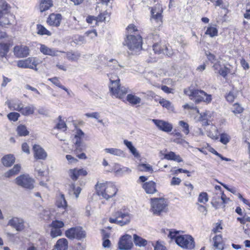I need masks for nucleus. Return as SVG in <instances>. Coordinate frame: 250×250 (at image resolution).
Listing matches in <instances>:
<instances>
[{
  "mask_svg": "<svg viewBox=\"0 0 250 250\" xmlns=\"http://www.w3.org/2000/svg\"><path fill=\"white\" fill-rule=\"evenodd\" d=\"M159 103L163 107L166 108L168 110H169L173 107V106L171 105V103L170 101L167 100L164 98L161 99L159 101Z\"/></svg>",
  "mask_w": 250,
  "mask_h": 250,
  "instance_id": "nucleus-57",
  "label": "nucleus"
},
{
  "mask_svg": "<svg viewBox=\"0 0 250 250\" xmlns=\"http://www.w3.org/2000/svg\"><path fill=\"white\" fill-rule=\"evenodd\" d=\"M28 64V68L37 70V66L41 62L37 57H31L27 58Z\"/></svg>",
  "mask_w": 250,
  "mask_h": 250,
  "instance_id": "nucleus-38",
  "label": "nucleus"
},
{
  "mask_svg": "<svg viewBox=\"0 0 250 250\" xmlns=\"http://www.w3.org/2000/svg\"><path fill=\"white\" fill-rule=\"evenodd\" d=\"M13 45L12 38L6 32L0 30V57H5Z\"/></svg>",
  "mask_w": 250,
  "mask_h": 250,
  "instance_id": "nucleus-9",
  "label": "nucleus"
},
{
  "mask_svg": "<svg viewBox=\"0 0 250 250\" xmlns=\"http://www.w3.org/2000/svg\"><path fill=\"white\" fill-rule=\"evenodd\" d=\"M124 144L129 149L130 151L134 155L137 156L138 155V152H137L136 149L135 147L132 145V144L131 142L125 140L124 141Z\"/></svg>",
  "mask_w": 250,
  "mask_h": 250,
  "instance_id": "nucleus-54",
  "label": "nucleus"
},
{
  "mask_svg": "<svg viewBox=\"0 0 250 250\" xmlns=\"http://www.w3.org/2000/svg\"><path fill=\"white\" fill-rule=\"evenodd\" d=\"M33 151L34 158L36 160H45L47 156L46 152L39 145H33Z\"/></svg>",
  "mask_w": 250,
  "mask_h": 250,
  "instance_id": "nucleus-24",
  "label": "nucleus"
},
{
  "mask_svg": "<svg viewBox=\"0 0 250 250\" xmlns=\"http://www.w3.org/2000/svg\"><path fill=\"white\" fill-rule=\"evenodd\" d=\"M55 128L58 130H62L64 131L66 130L67 126L66 123L63 120H62L61 116H59L58 117V123L56 124Z\"/></svg>",
  "mask_w": 250,
  "mask_h": 250,
  "instance_id": "nucleus-52",
  "label": "nucleus"
},
{
  "mask_svg": "<svg viewBox=\"0 0 250 250\" xmlns=\"http://www.w3.org/2000/svg\"><path fill=\"white\" fill-rule=\"evenodd\" d=\"M107 66H109L111 69H117L118 67H121L118 61L115 59H111L109 61V63L107 64Z\"/></svg>",
  "mask_w": 250,
  "mask_h": 250,
  "instance_id": "nucleus-59",
  "label": "nucleus"
},
{
  "mask_svg": "<svg viewBox=\"0 0 250 250\" xmlns=\"http://www.w3.org/2000/svg\"><path fill=\"white\" fill-rule=\"evenodd\" d=\"M180 231L170 229L167 235L171 240H174L176 244L183 249L192 250L195 247L194 238L190 235H180Z\"/></svg>",
  "mask_w": 250,
  "mask_h": 250,
  "instance_id": "nucleus-2",
  "label": "nucleus"
},
{
  "mask_svg": "<svg viewBox=\"0 0 250 250\" xmlns=\"http://www.w3.org/2000/svg\"><path fill=\"white\" fill-rule=\"evenodd\" d=\"M68 174L73 181H76L80 178L86 176L88 172L86 168L76 167L69 169L68 171Z\"/></svg>",
  "mask_w": 250,
  "mask_h": 250,
  "instance_id": "nucleus-14",
  "label": "nucleus"
},
{
  "mask_svg": "<svg viewBox=\"0 0 250 250\" xmlns=\"http://www.w3.org/2000/svg\"><path fill=\"white\" fill-rule=\"evenodd\" d=\"M56 205L59 208H62L64 210V211H67V203L65 200L64 195L62 193H60L59 195L57 196Z\"/></svg>",
  "mask_w": 250,
  "mask_h": 250,
  "instance_id": "nucleus-32",
  "label": "nucleus"
},
{
  "mask_svg": "<svg viewBox=\"0 0 250 250\" xmlns=\"http://www.w3.org/2000/svg\"><path fill=\"white\" fill-rule=\"evenodd\" d=\"M108 76L110 80L109 88L111 95L117 98H124V96L127 93L128 89L121 86L120 80L116 73H110L108 74Z\"/></svg>",
  "mask_w": 250,
  "mask_h": 250,
  "instance_id": "nucleus-5",
  "label": "nucleus"
},
{
  "mask_svg": "<svg viewBox=\"0 0 250 250\" xmlns=\"http://www.w3.org/2000/svg\"><path fill=\"white\" fill-rule=\"evenodd\" d=\"M212 245L213 250H224L226 248V243L223 236L215 234L212 239Z\"/></svg>",
  "mask_w": 250,
  "mask_h": 250,
  "instance_id": "nucleus-20",
  "label": "nucleus"
},
{
  "mask_svg": "<svg viewBox=\"0 0 250 250\" xmlns=\"http://www.w3.org/2000/svg\"><path fill=\"white\" fill-rule=\"evenodd\" d=\"M165 152L167 151V149H166L164 151ZM160 154L162 156H163V159L167 160L174 161L178 163L183 162V159L179 155H176L175 152L173 151H169L167 153H163L162 151L160 152Z\"/></svg>",
  "mask_w": 250,
  "mask_h": 250,
  "instance_id": "nucleus-27",
  "label": "nucleus"
},
{
  "mask_svg": "<svg viewBox=\"0 0 250 250\" xmlns=\"http://www.w3.org/2000/svg\"><path fill=\"white\" fill-rule=\"evenodd\" d=\"M16 131L19 136H26L29 133L26 126L23 125H19L17 127Z\"/></svg>",
  "mask_w": 250,
  "mask_h": 250,
  "instance_id": "nucleus-46",
  "label": "nucleus"
},
{
  "mask_svg": "<svg viewBox=\"0 0 250 250\" xmlns=\"http://www.w3.org/2000/svg\"><path fill=\"white\" fill-rule=\"evenodd\" d=\"M84 134L81 129H78L74 138L76 141L74 143V146H83L82 144L83 139L84 137Z\"/></svg>",
  "mask_w": 250,
  "mask_h": 250,
  "instance_id": "nucleus-42",
  "label": "nucleus"
},
{
  "mask_svg": "<svg viewBox=\"0 0 250 250\" xmlns=\"http://www.w3.org/2000/svg\"><path fill=\"white\" fill-rule=\"evenodd\" d=\"M237 221L245 225L244 229L246 233L250 234V216L245 214L242 217H237Z\"/></svg>",
  "mask_w": 250,
  "mask_h": 250,
  "instance_id": "nucleus-31",
  "label": "nucleus"
},
{
  "mask_svg": "<svg viewBox=\"0 0 250 250\" xmlns=\"http://www.w3.org/2000/svg\"><path fill=\"white\" fill-rule=\"evenodd\" d=\"M38 177L42 180L40 182L41 185H44L43 182H47L49 180V170L48 168L44 166L42 168L37 170Z\"/></svg>",
  "mask_w": 250,
  "mask_h": 250,
  "instance_id": "nucleus-29",
  "label": "nucleus"
},
{
  "mask_svg": "<svg viewBox=\"0 0 250 250\" xmlns=\"http://www.w3.org/2000/svg\"><path fill=\"white\" fill-rule=\"evenodd\" d=\"M20 115L18 112H12L7 115L8 119L11 121L16 122L18 120Z\"/></svg>",
  "mask_w": 250,
  "mask_h": 250,
  "instance_id": "nucleus-60",
  "label": "nucleus"
},
{
  "mask_svg": "<svg viewBox=\"0 0 250 250\" xmlns=\"http://www.w3.org/2000/svg\"><path fill=\"white\" fill-rule=\"evenodd\" d=\"M119 99L125 103H128L132 105L140 104L141 102V99L133 94H128L126 96L125 95L124 98Z\"/></svg>",
  "mask_w": 250,
  "mask_h": 250,
  "instance_id": "nucleus-28",
  "label": "nucleus"
},
{
  "mask_svg": "<svg viewBox=\"0 0 250 250\" xmlns=\"http://www.w3.org/2000/svg\"><path fill=\"white\" fill-rule=\"evenodd\" d=\"M110 13H108L106 10L103 12L100 13L97 17V25H98L99 22H104L106 18L110 17Z\"/></svg>",
  "mask_w": 250,
  "mask_h": 250,
  "instance_id": "nucleus-49",
  "label": "nucleus"
},
{
  "mask_svg": "<svg viewBox=\"0 0 250 250\" xmlns=\"http://www.w3.org/2000/svg\"><path fill=\"white\" fill-rule=\"evenodd\" d=\"M133 240L135 245L140 247L147 245V241L136 234L133 235Z\"/></svg>",
  "mask_w": 250,
  "mask_h": 250,
  "instance_id": "nucleus-44",
  "label": "nucleus"
},
{
  "mask_svg": "<svg viewBox=\"0 0 250 250\" xmlns=\"http://www.w3.org/2000/svg\"><path fill=\"white\" fill-rule=\"evenodd\" d=\"M96 194L106 200L114 197L118 189L115 184L106 181L104 183L97 182L95 186Z\"/></svg>",
  "mask_w": 250,
  "mask_h": 250,
  "instance_id": "nucleus-4",
  "label": "nucleus"
},
{
  "mask_svg": "<svg viewBox=\"0 0 250 250\" xmlns=\"http://www.w3.org/2000/svg\"><path fill=\"white\" fill-rule=\"evenodd\" d=\"M64 226L63 222L55 220H53L50 225L51 228L50 231V235L52 238L61 236L62 234V230L61 229Z\"/></svg>",
  "mask_w": 250,
  "mask_h": 250,
  "instance_id": "nucleus-16",
  "label": "nucleus"
},
{
  "mask_svg": "<svg viewBox=\"0 0 250 250\" xmlns=\"http://www.w3.org/2000/svg\"><path fill=\"white\" fill-rule=\"evenodd\" d=\"M206 55L208 61L211 63H214V62L216 60V57L215 55L210 52H208L206 53Z\"/></svg>",
  "mask_w": 250,
  "mask_h": 250,
  "instance_id": "nucleus-64",
  "label": "nucleus"
},
{
  "mask_svg": "<svg viewBox=\"0 0 250 250\" xmlns=\"http://www.w3.org/2000/svg\"><path fill=\"white\" fill-rule=\"evenodd\" d=\"M21 170V166L20 164H16L12 168L6 172L4 176L6 178H10L18 174Z\"/></svg>",
  "mask_w": 250,
  "mask_h": 250,
  "instance_id": "nucleus-35",
  "label": "nucleus"
},
{
  "mask_svg": "<svg viewBox=\"0 0 250 250\" xmlns=\"http://www.w3.org/2000/svg\"><path fill=\"white\" fill-rule=\"evenodd\" d=\"M62 19V15L60 13H52L46 19L47 24L52 27H59Z\"/></svg>",
  "mask_w": 250,
  "mask_h": 250,
  "instance_id": "nucleus-18",
  "label": "nucleus"
},
{
  "mask_svg": "<svg viewBox=\"0 0 250 250\" xmlns=\"http://www.w3.org/2000/svg\"><path fill=\"white\" fill-rule=\"evenodd\" d=\"M15 56L18 58H25L30 54V49L28 46L23 45H16L13 48Z\"/></svg>",
  "mask_w": 250,
  "mask_h": 250,
  "instance_id": "nucleus-21",
  "label": "nucleus"
},
{
  "mask_svg": "<svg viewBox=\"0 0 250 250\" xmlns=\"http://www.w3.org/2000/svg\"><path fill=\"white\" fill-rule=\"evenodd\" d=\"M216 26V25L208 26L205 31V35H208L211 38L217 36L218 35V30Z\"/></svg>",
  "mask_w": 250,
  "mask_h": 250,
  "instance_id": "nucleus-40",
  "label": "nucleus"
},
{
  "mask_svg": "<svg viewBox=\"0 0 250 250\" xmlns=\"http://www.w3.org/2000/svg\"><path fill=\"white\" fill-rule=\"evenodd\" d=\"M151 17L157 23L159 26L162 25L163 16L162 13L163 10L160 5H156L154 7H150Z\"/></svg>",
  "mask_w": 250,
  "mask_h": 250,
  "instance_id": "nucleus-15",
  "label": "nucleus"
},
{
  "mask_svg": "<svg viewBox=\"0 0 250 250\" xmlns=\"http://www.w3.org/2000/svg\"><path fill=\"white\" fill-rule=\"evenodd\" d=\"M67 59L71 61H77L80 57V54L78 52H68L66 53Z\"/></svg>",
  "mask_w": 250,
  "mask_h": 250,
  "instance_id": "nucleus-53",
  "label": "nucleus"
},
{
  "mask_svg": "<svg viewBox=\"0 0 250 250\" xmlns=\"http://www.w3.org/2000/svg\"><path fill=\"white\" fill-rule=\"evenodd\" d=\"M222 224V221H220L219 222L216 223L211 230V233L213 234H216L218 232H221L222 230L223 229Z\"/></svg>",
  "mask_w": 250,
  "mask_h": 250,
  "instance_id": "nucleus-58",
  "label": "nucleus"
},
{
  "mask_svg": "<svg viewBox=\"0 0 250 250\" xmlns=\"http://www.w3.org/2000/svg\"><path fill=\"white\" fill-rule=\"evenodd\" d=\"M237 96V91L232 89L229 92L226 93L225 96L226 101L229 103H232Z\"/></svg>",
  "mask_w": 250,
  "mask_h": 250,
  "instance_id": "nucleus-47",
  "label": "nucleus"
},
{
  "mask_svg": "<svg viewBox=\"0 0 250 250\" xmlns=\"http://www.w3.org/2000/svg\"><path fill=\"white\" fill-rule=\"evenodd\" d=\"M215 73L219 74L226 78L228 75L230 73V69L225 64H222L220 61H217L212 66Z\"/></svg>",
  "mask_w": 250,
  "mask_h": 250,
  "instance_id": "nucleus-17",
  "label": "nucleus"
},
{
  "mask_svg": "<svg viewBox=\"0 0 250 250\" xmlns=\"http://www.w3.org/2000/svg\"><path fill=\"white\" fill-rule=\"evenodd\" d=\"M105 152L112 155L120 156L123 154V151L120 149L115 148H106L104 149Z\"/></svg>",
  "mask_w": 250,
  "mask_h": 250,
  "instance_id": "nucleus-55",
  "label": "nucleus"
},
{
  "mask_svg": "<svg viewBox=\"0 0 250 250\" xmlns=\"http://www.w3.org/2000/svg\"><path fill=\"white\" fill-rule=\"evenodd\" d=\"M108 221L110 223L123 226L130 222L129 214L121 210H117L112 213V217L109 218Z\"/></svg>",
  "mask_w": 250,
  "mask_h": 250,
  "instance_id": "nucleus-10",
  "label": "nucleus"
},
{
  "mask_svg": "<svg viewBox=\"0 0 250 250\" xmlns=\"http://www.w3.org/2000/svg\"><path fill=\"white\" fill-rule=\"evenodd\" d=\"M97 36V32L95 29L87 31L83 38H87L89 40L95 38Z\"/></svg>",
  "mask_w": 250,
  "mask_h": 250,
  "instance_id": "nucleus-56",
  "label": "nucleus"
},
{
  "mask_svg": "<svg viewBox=\"0 0 250 250\" xmlns=\"http://www.w3.org/2000/svg\"><path fill=\"white\" fill-rule=\"evenodd\" d=\"M123 44L132 52H137L142 49L143 38L138 27L134 24H129L126 27L125 36Z\"/></svg>",
  "mask_w": 250,
  "mask_h": 250,
  "instance_id": "nucleus-1",
  "label": "nucleus"
},
{
  "mask_svg": "<svg viewBox=\"0 0 250 250\" xmlns=\"http://www.w3.org/2000/svg\"><path fill=\"white\" fill-rule=\"evenodd\" d=\"M244 110V107L237 102L233 104L230 107L231 112L235 115L243 113Z\"/></svg>",
  "mask_w": 250,
  "mask_h": 250,
  "instance_id": "nucleus-39",
  "label": "nucleus"
},
{
  "mask_svg": "<svg viewBox=\"0 0 250 250\" xmlns=\"http://www.w3.org/2000/svg\"><path fill=\"white\" fill-rule=\"evenodd\" d=\"M150 203V211L154 215L160 216L168 210V202L163 197L151 198Z\"/></svg>",
  "mask_w": 250,
  "mask_h": 250,
  "instance_id": "nucleus-8",
  "label": "nucleus"
},
{
  "mask_svg": "<svg viewBox=\"0 0 250 250\" xmlns=\"http://www.w3.org/2000/svg\"><path fill=\"white\" fill-rule=\"evenodd\" d=\"M65 235L70 240H81L86 236V231L81 226H76L68 229L65 231Z\"/></svg>",
  "mask_w": 250,
  "mask_h": 250,
  "instance_id": "nucleus-11",
  "label": "nucleus"
},
{
  "mask_svg": "<svg viewBox=\"0 0 250 250\" xmlns=\"http://www.w3.org/2000/svg\"><path fill=\"white\" fill-rule=\"evenodd\" d=\"M85 149L84 146H75L73 153L76 155V157L80 160H86L87 159L85 153L83 151Z\"/></svg>",
  "mask_w": 250,
  "mask_h": 250,
  "instance_id": "nucleus-34",
  "label": "nucleus"
},
{
  "mask_svg": "<svg viewBox=\"0 0 250 250\" xmlns=\"http://www.w3.org/2000/svg\"><path fill=\"white\" fill-rule=\"evenodd\" d=\"M0 7V27L12 25L15 21V17L9 11L10 6L6 1H1Z\"/></svg>",
  "mask_w": 250,
  "mask_h": 250,
  "instance_id": "nucleus-7",
  "label": "nucleus"
},
{
  "mask_svg": "<svg viewBox=\"0 0 250 250\" xmlns=\"http://www.w3.org/2000/svg\"><path fill=\"white\" fill-rule=\"evenodd\" d=\"M208 201V195L206 192H201L198 197V203L200 204L206 205Z\"/></svg>",
  "mask_w": 250,
  "mask_h": 250,
  "instance_id": "nucleus-50",
  "label": "nucleus"
},
{
  "mask_svg": "<svg viewBox=\"0 0 250 250\" xmlns=\"http://www.w3.org/2000/svg\"><path fill=\"white\" fill-rule=\"evenodd\" d=\"M152 122L161 131L169 132L172 130V125L167 121L163 120L152 119Z\"/></svg>",
  "mask_w": 250,
  "mask_h": 250,
  "instance_id": "nucleus-22",
  "label": "nucleus"
},
{
  "mask_svg": "<svg viewBox=\"0 0 250 250\" xmlns=\"http://www.w3.org/2000/svg\"><path fill=\"white\" fill-rule=\"evenodd\" d=\"M15 157L13 154L5 155L1 159L2 165L5 167H10L15 162Z\"/></svg>",
  "mask_w": 250,
  "mask_h": 250,
  "instance_id": "nucleus-33",
  "label": "nucleus"
},
{
  "mask_svg": "<svg viewBox=\"0 0 250 250\" xmlns=\"http://www.w3.org/2000/svg\"><path fill=\"white\" fill-rule=\"evenodd\" d=\"M6 104L10 110H16L19 112H20L23 105L22 103L20 101H13L11 100L7 101L6 102Z\"/></svg>",
  "mask_w": 250,
  "mask_h": 250,
  "instance_id": "nucleus-37",
  "label": "nucleus"
},
{
  "mask_svg": "<svg viewBox=\"0 0 250 250\" xmlns=\"http://www.w3.org/2000/svg\"><path fill=\"white\" fill-rule=\"evenodd\" d=\"M147 38L152 42V48L155 54H165L169 56L171 54L169 51L167 43L163 42L158 34H149Z\"/></svg>",
  "mask_w": 250,
  "mask_h": 250,
  "instance_id": "nucleus-6",
  "label": "nucleus"
},
{
  "mask_svg": "<svg viewBox=\"0 0 250 250\" xmlns=\"http://www.w3.org/2000/svg\"><path fill=\"white\" fill-rule=\"evenodd\" d=\"M230 140L229 136L225 133H223L220 134V141L223 144L226 145Z\"/></svg>",
  "mask_w": 250,
  "mask_h": 250,
  "instance_id": "nucleus-62",
  "label": "nucleus"
},
{
  "mask_svg": "<svg viewBox=\"0 0 250 250\" xmlns=\"http://www.w3.org/2000/svg\"><path fill=\"white\" fill-rule=\"evenodd\" d=\"M118 246L120 250H130L133 246L131 236L128 234H125L122 236L120 239Z\"/></svg>",
  "mask_w": 250,
  "mask_h": 250,
  "instance_id": "nucleus-19",
  "label": "nucleus"
},
{
  "mask_svg": "<svg viewBox=\"0 0 250 250\" xmlns=\"http://www.w3.org/2000/svg\"><path fill=\"white\" fill-rule=\"evenodd\" d=\"M142 187L148 194H153L158 191L157 184L153 181H149L142 184Z\"/></svg>",
  "mask_w": 250,
  "mask_h": 250,
  "instance_id": "nucleus-25",
  "label": "nucleus"
},
{
  "mask_svg": "<svg viewBox=\"0 0 250 250\" xmlns=\"http://www.w3.org/2000/svg\"><path fill=\"white\" fill-rule=\"evenodd\" d=\"M37 33L40 35L51 36V32L41 24H37Z\"/></svg>",
  "mask_w": 250,
  "mask_h": 250,
  "instance_id": "nucleus-45",
  "label": "nucleus"
},
{
  "mask_svg": "<svg viewBox=\"0 0 250 250\" xmlns=\"http://www.w3.org/2000/svg\"><path fill=\"white\" fill-rule=\"evenodd\" d=\"M184 93L188 96L190 100L193 101L196 104L202 102L208 104L211 103L212 100L211 94H208L203 90L195 88L192 86L185 88Z\"/></svg>",
  "mask_w": 250,
  "mask_h": 250,
  "instance_id": "nucleus-3",
  "label": "nucleus"
},
{
  "mask_svg": "<svg viewBox=\"0 0 250 250\" xmlns=\"http://www.w3.org/2000/svg\"><path fill=\"white\" fill-rule=\"evenodd\" d=\"M179 124L180 126H181L183 128V129L182 130L183 132L186 135L188 134L189 133L188 124L187 123L184 122V121H180L179 123Z\"/></svg>",
  "mask_w": 250,
  "mask_h": 250,
  "instance_id": "nucleus-61",
  "label": "nucleus"
},
{
  "mask_svg": "<svg viewBox=\"0 0 250 250\" xmlns=\"http://www.w3.org/2000/svg\"><path fill=\"white\" fill-rule=\"evenodd\" d=\"M137 168L138 170L143 172H150V173L153 172V168L152 167L146 164H140L138 165Z\"/></svg>",
  "mask_w": 250,
  "mask_h": 250,
  "instance_id": "nucleus-51",
  "label": "nucleus"
},
{
  "mask_svg": "<svg viewBox=\"0 0 250 250\" xmlns=\"http://www.w3.org/2000/svg\"><path fill=\"white\" fill-rule=\"evenodd\" d=\"M48 80L51 82L52 83L55 85L56 86L63 89L67 93H69V90L67 88H66L65 86L62 85L59 80V78L57 77H54L53 78H50L48 79Z\"/></svg>",
  "mask_w": 250,
  "mask_h": 250,
  "instance_id": "nucleus-48",
  "label": "nucleus"
},
{
  "mask_svg": "<svg viewBox=\"0 0 250 250\" xmlns=\"http://www.w3.org/2000/svg\"><path fill=\"white\" fill-rule=\"evenodd\" d=\"M28 62L27 59L19 60L17 62V66L20 68H28Z\"/></svg>",
  "mask_w": 250,
  "mask_h": 250,
  "instance_id": "nucleus-63",
  "label": "nucleus"
},
{
  "mask_svg": "<svg viewBox=\"0 0 250 250\" xmlns=\"http://www.w3.org/2000/svg\"><path fill=\"white\" fill-rule=\"evenodd\" d=\"M68 247V242L66 238H60L54 246L55 249L57 250H67Z\"/></svg>",
  "mask_w": 250,
  "mask_h": 250,
  "instance_id": "nucleus-36",
  "label": "nucleus"
},
{
  "mask_svg": "<svg viewBox=\"0 0 250 250\" xmlns=\"http://www.w3.org/2000/svg\"><path fill=\"white\" fill-rule=\"evenodd\" d=\"M211 117L209 111H206L200 114V121L202 122L203 125L207 126L209 125Z\"/></svg>",
  "mask_w": 250,
  "mask_h": 250,
  "instance_id": "nucleus-41",
  "label": "nucleus"
},
{
  "mask_svg": "<svg viewBox=\"0 0 250 250\" xmlns=\"http://www.w3.org/2000/svg\"><path fill=\"white\" fill-rule=\"evenodd\" d=\"M230 201L229 198L228 197L224 192L220 194L215 193L211 200V205L216 209L220 208H225L226 205Z\"/></svg>",
  "mask_w": 250,
  "mask_h": 250,
  "instance_id": "nucleus-12",
  "label": "nucleus"
},
{
  "mask_svg": "<svg viewBox=\"0 0 250 250\" xmlns=\"http://www.w3.org/2000/svg\"><path fill=\"white\" fill-rule=\"evenodd\" d=\"M24 222L22 219L13 217L9 221L8 225L15 228L17 231H21L24 229Z\"/></svg>",
  "mask_w": 250,
  "mask_h": 250,
  "instance_id": "nucleus-26",
  "label": "nucleus"
},
{
  "mask_svg": "<svg viewBox=\"0 0 250 250\" xmlns=\"http://www.w3.org/2000/svg\"><path fill=\"white\" fill-rule=\"evenodd\" d=\"M35 110V107L33 105L23 107L22 105L20 110L21 113L25 116H28L34 114Z\"/></svg>",
  "mask_w": 250,
  "mask_h": 250,
  "instance_id": "nucleus-43",
  "label": "nucleus"
},
{
  "mask_svg": "<svg viewBox=\"0 0 250 250\" xmlns=\"http://www.w3.org/2000/svg\"><path fill=\"white\" fill-rule=\"evenodd\" d=\"M54 6L53 0H39L37 8L41 13L51 9Z\"/></svg>",
  "mask_w": 250,
  "mask_h": 250,
  "instance_id": "nucleus-23",
  "label": "nucleus"
},
{
  "mask_svg": "<svg viewBox=\"0 0 250 250\" xmlns=\"http://www.w3.org/2000/svg\"><path fill=\"white\" fill-rule=\"evenodd\" d=\"M15 183L24 188L32 189L34 188V180L28 175L22 174L15 180Z\"/></svg>",
  "mask_w": 250,
  "mask_h": 250,
  "instance_id": "nucleus-13",
  "label": "nucleus"
},
{
  "mask_svg": "<svg viewBox=\"0 0 250 250\" xmlns=\"http://www.w3.org/2000/svg\"><path fill=\"white\" fill-rule=\"evenodd\" d=\"M40 51L44 55H48L52 57H55L58 55V50L51 48L43 44H40Z\"/></svg>",
  "mask_w": 250,
  "mask_h": 250,
  "instance_id": "nucleus-30",
  "label": "nucleus"
}]
</instances>
